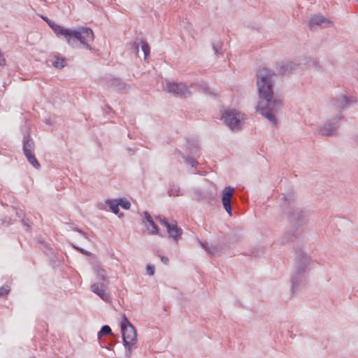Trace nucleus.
<instances>
[{
  "instance_id": "obj_1",
  "label": "nucleus",
  "mask_w": 358,
  "mask_h": 358,
  "mask_svg": "<svg viewBox=\"0 0 358 358\" xmlns=\"http://www.w3.org/2000/svg\"><path fill=\"white\" fill-rule=\"evenodd\" d=\"M275 76V73L266 67L259 69L256 73L258 94L256 110L273 126L277 125L276 115L283 107L282 98L278 94H274L273 92Z\"/></svg>"
},
{
  "instance_id": "obj_2",
  "label": "nucleus",
  "mask_w": 358,
  "mask_h": 358,
  "mask_svg": "<svg viewBox=\"0 0 358 358\" xmlns=\"http://www.w3.org/2000/svg\"><path fill=\"white\" fill-rule=\"evenodd\" d=\"M282 199V209L291 227L290 231L285 232L282 237V241L287 243L297 238V231L306 224V218L304 212L297 206L292 193L284 195Z\"/></svg>"
},
{
  "instance_id": "obj_3",
  "label": "nucleus",
  "mask_w": 358,
  "mask_h": 358,
  "mask_svg": "<svg viewBox=\"0 0 358 358\" xmlns=\"http://www.w3.org/2000/svg\"><path fill=\"white\" fill-rule=\"evenodd\" d=\"M47 23L57 36L63 37L69 45L74 46L76 41H78L84 48L89 50H92L90 42L94 41V33L91 29L84 27H78L77 29H67L51 20H49Z\"/></svg>"
},
{
  "instance_id": "obj_4",
  "label": "nucleus",
  "mask_w": 358,
  "mask_h": 358,
  "mask_svg": "<svg viewBox=\"0 0 358 358\" xmlns=\"http://www.w3.org/2000/svg\"><path fill=\"white\" fill-rule=\"evenodd\" d=\"M310 262V257L304 251L299 250L296 252L294 267L291 274L292 292L297 291L301 287L306 285Z\"/></svg>"
},
{
  "instance_id": "obj_5",
  "label": "nucleus",
  "mask_w": 358,
  "mask_h": 358,
  "mask_svg": "<svg viewBox=\"0 0 358 358\" xmlns=\"http://www.w3.org/2000/svg\"><path fill=\"white\" fill-rule=\"evenodd\" d=\"M92 270L96 275L97 281L92 283L91 291L98 295L103 301H109L110 294L106 292L109 283L106 271L99 262L92 264Z\"/></svg>"
},
{
  "instance_id": "obj_6",
  "label": "nucleus",
  "mask_w": 358,
  "mask_h": 358,
  "mask_svg": "<svg viewBox=\"0 0 358 358\" xmlns=\"http://www.w3.org/2000/svg\"><path fill=\"white\" fill-rule=\"evenodd\" d=\"M123 344L130 352L137 341V334L135 327L128 320L125 315H122L120 324Z\"/></svg>"
},
{
  "instance_id": "obj_7",
  "label": "nucleus",
  "mask_w": 358,
  "mask_h": 358,
  "mask_svg": "<svg viewBox=\"0 0 358 358\" xmlns=\"http://www.w3.org/2000/svg\"><path fill=\"white\" fill-rule=\"evenodd\" d=\"M221 119L233 131H239L243 128L244 115L236 109H225L222 113Z\"/></svg>"
},
{
  "instance_id": "obj_8",
  "label": "nucleus",
  "mask_w": 358,
  "mask_h": 358,
  "mask_svg": "<svg viewBox=\"0 0 358 358\" xmlns=\"http://www.w3.org/2000/svg\"><path fill=\"white\" fill-rule=\"evenodd\" d=\"M343 116L341 112L332 119L327 120L321 127L320 131L324 136H334L337 134L339 122Z\"/></svg>"
},
{
  "instance_id": "obj_9",
  "label": "nucleus",
  "mask_w": 358,
  "mask_h": 358,
  "mask_svg": "<svg viewBox=\"0 0 358 358\" xmlns=\"http://www.w3.org/2000/svg\"><path fill=\"white\" fill-rule=\"evenodd\" d=\"M166 89L169 93H172L176 96L186 98L191 95V91L183 83H176L168 81L166 83Z\"/></svg>"
},
{
  "instance_id": "obj_10",
  "label": "nucleus",
  "mask_w": 358,
  "mask_h": 358,
  "mask_svg": "<svg viewBox=\"0 0 358 358\" xmlns=\"http://www.w3.org/2000/svg\"><path fill=\"white\" fill-rule=\"evenodd\" d=\"M356 102L357 99L355 96H348L345 94H341L332 100L331 105L335 109L341 110L348 108L352 103Z\"/></svg>"
},
{
  "instance_id": "obj_11",
  "label": "nucleus",
  "mask_w": 358,
  "mask_h": 358,
  "mask_svg": "<svg viewBox=\"0 0 358 358\" xmlns=\"http://www.w3.org/2000/svg\"><path fill=\"white\" fill-rule=\"evenodd\" d=\"M234 193V188L231 186L225 187L222 190L221 199L222 203L223 205V208L226 210V212L230 215H232V208H231V202L232 197Z\"/></svg>"
},
{
  "instance_id": "obj_12",
  "label": "nucleus",
  "mask_w": 358,
  "mask_h": 358,
  "mask_svg": "<svg viewBox=\"0 0 358 358\" xmlns=\"http://www.w3.org/2000/svg\"><path fill=\"white\" fill-rule=\"evenodd\" d=\"M332 22L329 19L322 15H315L312 16L308 22V26L311 30L326 28L331 25Z\"/></svg>"
},
{
  "instance_id": "obj_13",
  "label": "nucleus",
  "mask_w": 358,
  "mask_h": 358,
  "mask_svg": "<svg viewBox=\"0 0 358 358\" xmlns=\"http://www.w3.org/2000/svg\"><path fill=\"white\" fill-rule=\"evenodd\" d=\"M159 222L164 224L167 229V232L170 237L173 238L176 243L178 242L180 238L182 231L181 228L178 227L176 221L169 223L165 218L159 217Z\"/></svg>"
},
{
  "instance_id": "obj_14",
  "label": "nucleus",
  "mask_w": 358,
  "mask_h": 358,
  "mask_svg": "<svg viewBox=\"0 0 358 358\" xmlns=\"http://www.w3.org/2000/svg\"><path fill=\"white\" fill-rule=\"evenodd\" d=\"M301 63L294 61L281 62L278 65V73L281 75H287L298 69H301Z\"/></svg>"
},
{
  "instance_id": "obj_15",
  "label": "nucleus",
  "mask_w": 358,
  "mask_h": 358,
  "mask_svg": "<svg viewBox=\"0 0 358 358\" xmlns=\"http://www.w3.org/2000/svg\"><path fill=\"white\" fill-rule=\"evenodd\" d=\"M34 142L31 138L29 132L27 131L24 133L22 139V150L24 156L27 155L28 154L34 153Z\"/></svg>"
},
{
  "instance_id": "obj_16",
  "label": "nucleus",
  "mask_w": 358,
  "mask_h": 358,
  "mask_svg": "<svg viewBox=\"0 0 358 358\" xmlns=\"http://www.w3.org/2000/svg\"><path fill=\"white\" fill-rule=\"evenodd\" d=\"M106 83L108 87L116 91H121L127 87L126 83L122 82L119 78L112 76L106 78Z\"/></svg>"
},
{
  "instance_id": "obj_17",
  "label": "nucleus",
  "mask_w": 358,
  "mask_h": 358,
  "mask_svg": "<svg viewBox=\"0 0 358 358\" xmlns=\"http://www.w3.org/2000/svg\"><path fill=\"white\" fill-rule=\"evenodd\" d=\"M144 215V219L146 220V222L148 223V224L152 227V231H150L151 234H157L159 232L158 227L157 224L155 223L154 220H152V217L149 214L148 212L145 211L143 213Z\"/></svg>"
},
{
  "instance_id": "obj_18",
  "label": "nucleus",
  "mask_w": 358,
  "mask_h": 358,
  "mask_svg": "<svg viewBox=\"0 0 358 358\" xmlns=\"http://www.w3.org/2000/svg\"><path fill=\"white\" fill-rule=\"evenodd\" d=\"M106 204H107L110 208V210L115 215H117L119 210V203L118 199H106L105 201Z\"/></svg>"
},
{
  "instance_id": "obj_19",
  "label": "nucleus",
  "mask_w": 358,
  "mask_h": 358,
  "mask_svg": "<svg viewBox=\"0 0 358 358\" xmlns=\"http://www.w3.org/2000/svg\"><path fill=\"white\" fill-rule=\"evenodd\" d=\"M55 59L52 62V64L57 69H62L65 66V58L59 55L55 56Z\"/></svg>"
},
{
  "instance_id": "obj_20",
  "label": "nucleus",
  "mask_w": 358,
  "mask_h": 358,
  "mask_svg": "<svg viewBox=\"0 0 358 358\" xmlns=\"http://www.w3.org/2000/svg\"><path fill=\"white\" fill-rule=\"evenodd\" d=\"M168 194L170 196H178L183 195V192H181L180 187L175 185H173L169 187Z\"/></svg>"
},
{
  "instance_id": "obj_21",
  "label": "nucleus",
  "mask_w": 358,
  "mask_h": 358,
  "mask_svg": "<svg viewBox=\"0 0 358 358\" xmlns=\"http://www.w3.org/2000/svg\"><path fill=\"white\" fill-rule=\"evenodd\" d=\"M27 161L36 169H38L40 168V164L36 159L34 153L28 154L25 156Z\"/></svg>"
},
{
  "instance_id": "obj_22",
  "label": "nucleus",
  "mask_w": 358,
  "mask_h": 358,
  "mask_svg": "<svg viewBox=\"0 0 358 358\" xmlns=\"http://www.w3.org/2000/svg\"><path fill=\"white\" fill-rule=\"evenodd\" d=\"M111 334L112 331L110 327L108 325H104L101 328L100 331L98 332L97 336L98 338L100 340L102 336L110 335Z\"/></svg>"
},
{
  "instance_id": "obj_23",
  "label": "nucleus",
  "mask_w": 358,
  "mask_h": 358,
  "mask_svg": "<svg viewBox=\"0 0 358 358\" xmlns=\"http://www.w3.org/2000/svg\"><path fill=\"white\" fill-rule=\"evenodd\" d=\"M223 43L221 41H216L213 43V50L215 55H223L222 50Z\"/></svg>"
},
{
  "instance_id": "obj_24",
  "label": "nucleus",
  "mask_w": 358,
  "mask_h": 358,
  "mask_svg": "<svg viewBox=\"0 0 358 358\" xmlns=\"http://www.w3.org/2000/svg\"><path fill=\"white\" fill-rule=\"evenodd\" d=\"M141 49L144 54L145 59L150 55V46L146 41H141Z\"/></svg>"
},
{
  "instance_id": "obj_25",
  "label": "nucleus",
  "mask_w": 358,
  "mask_h": 358,
  "mask_svg": "<svg viewBox=\"0 0 358 358\" xmlns=\"http://www.w3.org/2000/svg\"><path fill=\"white\" fill-rule=\"evenodd\" d=\"M119 206H120L124 210H129L131 207V203L124 199H117Z\"/></svg>"
},
{
  "instance_id": "obj_26",
  "label": "nucleus",
  "mask_w": 358,
  "mask_h": 358,
  "mask_svg": "<svg viewBox=\"0 0 358 358\" xmlns=\"http://www.w3.org/2000/svg\"><path fill=\"white\" fill-rule=\"evenodd\" d=\"M201 245L206 252L210 255H214L217 252V248L213 246L209 247L207 243L200 242Z\"/></svg>"
},
{
  "instance_id": "obj_27",
  "label": "nucleus",
  "mask_w": 358,
  "mask_h": 358,
  "mask_svg": "<svg viewBox=\"0 0 358 358\" xmlns=\"http://www.w3.org/2000/svg\"><path fill=\"white\" fill-rule=\"evenodd\" d=\"M182 157L185 159V162L192 167H196L199 164V162L192 157H185L183 155H182Z\"/></svg>"
},
{
  "instance_id": "obj_28",
  "label": "nucleus",
  "mask_w": 358,
  "mask_h": 358,
  "mask_svg": "<svg viewBox=\"0 0 358 358\" xmlns=\"http://www.w3.org/2000/svg\"><path fill=\"white\" fill-rule=\"evenodd\" d=\"M11 224V218L8 216H5L0 220V227H8Z\"/></svg>"
},
{
  "instance_id": "obj_29",
  "label": "nucleus",
  "mask_w": 358,
  "mask_h": 358,
  "mask_svg": "<svg viewBox=\"0 0 358 358\" xmlns=\"http://www.w3.org/2000/svg\"><path fill=\"white\" fill-rule=\"evenodd\" d=\"M10 287L8 285H3L0 287V296H5L8 294L10 292Z\"/></svg>"
},
{
  "instance_id": "obj_30",
  "label": "nucleus",
  "mask_w": 358,
  "mask_h": 358,
  "mask_svg": "<svg viewBox=\"0 0 358 358\" xmlns=\"http://www.w3.org/2000/svg\"><path fill=\"white\" fill-rule=\"evenodd\" d=\"M69 227L71 229V230L78 232L80 235H82L85 238H87V234L85 231H83L82 229L78 228L77 227L74 226L73 224H70Z\"/></svg>"
},
{
  "instance_id": "obj_31",
  "label": "nucleus",
  "mask_w": 358,
  "mask_h": 358,
  "mask_svg": "<svg viewBox=\"0 0 358 358\" xmlns=\"http://www.w3.org/2000/svg\"><path fill=\"white\" fill-rule=\"evenodd\" d=\"M21 222L27 231H29L30 229L31 222L29 220V219H26L25 217L22 218L21 220Z\"/></svg>"
},
{
  "instance_id": "obj_32",
  "label": "nucleus",
  "mask_w": 358,
  "mask_h": 358,
  "mask_svg": "<svg viewBox=\"0 0 358 358\" xmlns=\"http://www.w3.org/2000/svg\"><path fill=\"white\" fill-rule=\"evenodd\" d=\"M72 247L76 249V250H78V252H80V253H82L83 255H85L86 256H90L91 255V253L81 248H79L78 246H76L75 245L73 244H71Z\"/></svg>"
},
{
  "instance_id": "obj_33",
  "label": "nucleus",
  "mask_w": 358,
  "mask_h": 358,
  "mask_svg": "<svg viewBox=\"0 0 358 358\" xmlns=\"http://www.w3.org/2000/svg\"><path fill=\"white\" fill-rule=\"evenodd\" d=\"M147 273L149 275H153L155 273V266L151 264H148L146 266Z\"/></svg>"
},
{
  "instance_id": "obj_34",
  "label": "nucleus",
  "mask_w": 358,
  "mask_h": 358,
  "mask_svg": "<svg viewBox=\"0 0 358 358\" xmlns=\"http://www.w3.org/2000/svg\"><path fill=\"white\" fill-rule=\"evenodd\" d=\"M131 49L136 54L139 52V45L137 42L131 43Z\"/></svg>"
},
{
  "instance_id": "obj_35",
  "label": "nucleus",
  "mask_w": 358,
  "mask_h": 358,
  "mask_svg": "<svg viewBox=\"0 0 358 358\" xmlns=\"http://www.w3.org/2000/svg\"><path fill=\"white\" fill-rule=\"evenodd\" d=\"M194 195H195V199L196 200H201L204 198L203 195V192L199 189H196L194 191Z\"/></svg>"
},
{
  "instance_id": "obj_36",
  "label": "nucleus",
  "mask_w": 358,
  "mask_h": 358,
  "mask_svg": "<svg viewBox=\"0 0 358 358\" xmlns=\"http://www.w3.org/2000/svg\"><path fill=\"white\" fill-rule=\"evenodd\" d=\"M159 257H160L161 259V261L162 262L165 264V265H168L169 264V259L167 257H165V256H163V255H159Z\"/></svg>"
},
{
  "instance_id": "obj_37",
  "label": "nucleus",
  "mask_w": 358,
  "mask_h": 358,
  "mask_svg": "<svg viewBox=\"0 0 358 358\" xmlns=\"http://www.w3.org/2000/svg\"><path fill=\"white\" fill-rule=\"evenodd\" d=\"M310 66H313V67H319L317 62L315 60H314L313 59H309V62L308 64Z\"/></svg>"
},
{
  "instance_id": "obj_38",
  "label": "nucleus",
  "mask_w": 358,
  "mask_h": 358,
  "mask_svg": "<svg viewBox=\"0 0 358 358\" xmlns=\"http://www.w3.org/2000/svg\"><path fill=\"white\" fill-rule=\"evenodd\" d=\"M16 216L18 217L19 218H21V220L22 218H24L25 217V215L23 213L22 210H16Z\"/></svg>"
},
{
  "instance_id": "obj_39",
  "label": "nucleus",
  "mask_w": 358,
  "mask_h": 358,
  "mask_svg": "<svg viewBox=\"0 0 358 358\" xmlns=\"http://www.w3.org/2000/svg\"><path fill=\"white\" fill-rule=\"evenodd\" d=\"M6 64V59L3 55L0 53V66H4Z\"/></svg>"
},
{
  "instance_id": "obj_40",
  "label": "nucleus",
  "mask_w": 358,
  "mask_h": 358,
  "mask_svg": "<svg viewBox=\"0 0 358 358\" xmlns=\"http://www.w3.org/2000/svg\"><path fill=\"white\" fill-rule=\"evenodd\" d=\"M194 148H195V150L190 151L189 152L190 154H195V153H196V150H198V145H196Z\"/></svg>"
},
{
  "instance_id": "obj_41",
  "label": "nucleus",
  "mask_w": 358,
  "mask_h": 358,
  "mask_svg": "<svg viewBox=\"0 0 358 358\" xmlns=\"http://www.w3.org/2000/svg\"><path fill=\"white\" fill-rule=\"evenodd\" d=\"M42 18L46 22H48V21L50 20L48 17H42Z\"/></svg>"
},
{
  "instance_id": "obj_42",
  "label": "nucleus",
  "mask_w": 358,
  "mask_h": 358,
  "mask_svg": "<svg viewBox=\"0 0 358 358\" xmlns=\"http://www.w3.org/2000/svg\"><path fill=\"white\" fill-rule=\"evenodd\" d=\"M193 173L194 174H199V175H202V173L200 172V171H194Z\"/></svg>"
},
{
  "instance_id": "obj_43",
  "label": "nucleus",
  "mask_w": 358,
  "mask_h": 358,
  "mask_svg": "<svg viewBox=\"0 0 358 358\" xmlns=\"http://www.w3.org/2000/svg\"><path fill=\"white\" fill-rule=\"evenodd\" d=\"M111 347H112V345H109L107 347L108 350H110V349H111Z\"/></svg>"
},
{
  "instance_id": "obj_44",
  "label": "nucleus",
  "mask_w": 358,
  "mask_h": 358,
  "mask_svg": "<svg viewBox=\"0 0 358 358\" xmlns=\"http://www.w3.org/2000/svg\"><path fill=\"white\" fill-rule=\"evenodd\" d=\"M46 122L50 124H51L50 121H46Z\"/></svg>"
},
{
  "instance_id": "obj_45",
  "label": "nucleus",
  "mask_w": 358,
  "mask_h": 358,
  "mask_svg": "<svg viewBox=\"0 0 358 358\" xmlns=\"http://www.w3.org/2000/svg\"><path fill=\"white\" fill-rule=\"evenodd\" d=\"M31 358H35V357H31Z\"/></svg>"
}]
</instances>
